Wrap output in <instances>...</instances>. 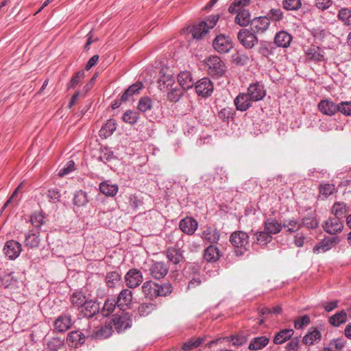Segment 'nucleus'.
Segmentation results:
<instances>
[{"label":"nucleus","instance_id":"nucleus-1","mask_svg":"<svg viewBox=\"0 0 351 351\" xmlns=\"http://www.w3.org/2000/svg\"><path fill=\"white\" fill-rule=\"evenodd\" d=\"M142 291L146 298L153 300L158 297H165L169 295L172 292V286L169 282L159 285L149 280L143 283Z\"/></svg>","mask_w":351,"mask_h":351},{"label":"nucleus","instance_id":"nucleus-2","mask_svg":"<svg viewBox=\"0 0 351 351\" xmlns=\"http://www.w3.org/2000/svg\"><path fill=\"white\" fill-rule=\"evenodd\" d=\"M230 242L234 247L238 248L237 250H235L236 255L241 256L248 250L249 236L244 231H235L231 234Z\"/></svg>","mask_w":351,"mask_h":351},{"label":"nucleus","instance_id":"nucleus-3","mask_svg":"<svg viewBox=\"0 0 351 351\" xmlns=\"http://www.w3.org/2000/svg\"><path fill=\"white\" fill-rule=\"evenodd\" d=\"M208 73L213 76L221 77L226 71L224 62L217 56H210L206 61Z\"/></svg>","mask_w":351,"mask_h":351},{"label":"nucleus","instance_id":"nucleus-4","mask_svg":"<svg viewBox=\"0 0 351 351\" xmlns=\"http://www.w3.org/2000/svg\"><path fill=\"white\" fill-rule=\"evenodd\" d=\"M239 43L246 49H252L257 45L258 40L257 36L251 30L247 29H241L237 34Z\"/></svg>","mask_w":351,"mask_h":351},{"label":"nucleus","instance_id":"nucleus-5","mask_svg":"<svg viewBox=\"0 0 351 351\" xmlns=\"http://www.w3.org/2000/svg\"><path fill=\"white\" fill-rule=\"evenodd\" d=\"M250 30L255 34H263L270 25V20L267 16L255 17L250 22Z\"/></svg>","mask_w":351,"mask_h":351},{"label":"nucleus","instance_id":"nucleus-6","mask_svg":"<svg viewBox=\"0 0 351 351\" xmlns=\"http://www.w3.org/2000/svg\"><path fill=\"white\" fill-rule=\"evenodd\" d=\"M141 271L137 269H130L125 276L126 285L130 289L138 287L143 282Z\"/></svg>","mask_w":351,"mask_h":351},{"label":"nucleus","instance_id":"nucleus-7","mask_svg":"<svg viewBox=\"0 0 351 351\" xmlns=\"http://www.w3.org/2000/svg\"><path fill=\"white\" fill-rule=\"evenodd\" d=\"M21 250V243L14 240L7 241L3 248L5 255L10 260L16 259L20 255Z\"/></svg>","mask_w":351,"mask_h":351},{"label":"nucleus","instance_id":"nucleus-8","mask_svg":"<svg viewBox=\"0 0 351 351\" xmlns=\"http://www.w3.org/2000/svg\"><path fill=\"white\" fill-rule=\"evenodd\" d=\"M195 90L198 95L208 97L213 91V82L209 78L204 77L196 83Z\"/></svg>","mask_w":351,"mask_h":351},{"label":"nucleus","instance_id":"nucleus-9","mask_svg":"<svg viewBox=\"0 0 351 351\" xmlns=\"http://www.w3.org/2000/svg\"><path fill=\"white\" fill-rule=\"evenodd\" d=\"M213 47L219 53H225L232 48V43L229 38L219 35L213 41Z\"/></svg>","mask_w":351,"mask_h":351},{"label":"nucleus","instance_id":"nucleus-10","mask_svg":"<svg viewBox=\"0 0 351 351\" xmlns=\"http://www.w3.org/2000/svg\"><path fill=\"white\" fill-rule=\"evenodd\" d=\"M247 93L253 102L262 100L266 95V91L263 86L258 82L250 84Z\"/></svg>","mask_w":351,"mask_h":351},{"label":"nucleus","instance_id":"nucleus-11","mask_svg":"<svg viewBox=\"0 0 351 351\" xmlns=\"http://www.w3.org/2000/svg\"><path fill=\"white\" fill-rule=\"evenodd\" d=\"M169 267L162 262H155L149 267L150 276L156 280L163 278L168 273Z\"/></svg>","mask_w":351,"mask_h":351},{"label":"nucleus","instance_id":"nucleus-12","mask_svg":"<svg viewBox=\"0 0 351 351\" xmlns=\"http://www.w3.org/2000/svg\"><path fill=\"white\" fill-rule=\"evenodd\" d=\"M112 322L106 324L96 327L93 332L88 334L92 338L95 339H106L108 338L112 333Z\"/></svg>","mask_w":351,"mask_h":351},{"label":"nucleus","instance_id":"nucleus-13","mask_svg":"<svg viewBox=\"0 0 351 351\" xmlns=\"http://www.w3.org/2000/svg\"><path fill=\"white\" fill-rule=\"evenodd\" d=\"M339 242V239L337 237H332L325 238L322 240L319 244L316 245L313 247L314 253H319V252H325L331 248H332L335 245H337Z\"/></svg>","mask_w":351,"mask_h":351},{"label":"nucleus","instance_id":"nucleus-14","mask_svg":"<svg viewBox=\"0 0 351 351\" xmlns=\"http://www.w3.org/2000/svg\"><path fill=\"white\" fill-rule=\"evenodd\" d=\"M112 322L115 329L120 332L131 326L132 319L128 313H123L121 315L115 316Z\"/></svg>","mask_w":351,"mask_h":351},{"label":"nucleus","instance_id":"nucleus-15","mask_svg":"<svg viewBox=\"0 0 351 351\" xmlns=\"http://www.w3.org/2000/svg\"><path fill=\"white\" fill-rule=\"evenodd\" d=\"M323 228L325 231L331 234H335L341 232L343 228V223L340 221V218L331 217L325 221Z\"/></svg>","mask_w":351,"mask_h":351},{"label":"nucleus","instance_id":"nucleus-16","mask_svg":"<svg viewBox=\"0 0 351 351\" xmlns=\"http://www.w3.org/2000/svg\"><path fill=\"white\" fill-rule=\"evenodd\" d=\"M179 227L184 233L192 235L197 229L198 223L192 217H185L180 221Z\"/></svg>","mask_w":351,"mask_h":351},{"label":"nucleus","instance_id":"nucleus-17","mask_svg":"<svg viewBox=\"0 0 351 351\" xmlns=\"http://www.w3.org/2000/svg\"><path fill=\"white\" fill-rule=\"evenodd\" d=\"M252 100L247 93H239L234 99V103L237 110L245 111L252 106Z\"/></svg>","mask_w":351,"mask_h":351},{"label":"nucleus","instance_id":"nucleus-18","mask_svg":"<svg viewBox=\"0 0 351 351\" xmlns=\"http://www.w3.org/2000/svg\"><path fill=\"white\" fill-rule=\"evenodd\" d=\"M132 300V291L128 289H124L119 293L116 301V304L118 308L124 311L125 308L131 304Z\"/></svg>","mask_w":351,"mask_h":351},{"label":"nucleus","instance_id":"nucleus-19","mask_svg":"<svg viewBox=\"0 0 351 351\" xmlns=\"http://www.w3.org/2000/svg\"><path fill=\"white\" fill-rule=\"evenodd\" d=\"M72 326V321L71 316L61 315L58 317L54 322L55 329L60 332H64L66 331Z\"/></svg>","mask_w":351,"mask_h":351},{"label":"nucleus","instance_id":"nucleus-20","mask_svg":"<svg viewBox=\"0 0 351 351\" xmlns=\"http://www.w3.org/2000/svg\"><path fill=\"white\" fill-rule=\"evenodd\" d=\"M66 341L69 346L77 347L85 342V336L79 330L72 331L68 335Z\"/></svg>","mask_w":351,"mask_h":351},{"label":"nucleus","instance_id":"nucleus-21","mask_svg":"<svg viewBox=\"0 0 351 351\" xmlns=\"http://www.w3.org/2000/svg\"><path fill=\"white\" fill-rule=\"evenodd\" d=\"M201 237L210 243H217L220 238V234L217 229L206 226L202 231Z\"/></svg>","mask_w":351,"mask_h":351},{"label":"nucleus","instance_id":"nucleus-22","mask_svg":"<svg viewBox=\"0 0 351 351\" xmlns=\"http://www.w3.org/2000/svg\"><path fill=\"white\" fill-rule=\"evenodd\" d=\"M318 108L322 113L329 116L335 114L338 110L336 104L328 99L322 100L318 104Z\"/></svg>","mask_w":351,"mask_h":351},{"label":"nucleus","instance_id":"nucleus-23","mask_svg":"<svg viewBox=\"0 0 351 351\" xmlns=\"http://www.w3.org/2000/svg\"><path fill=\"white\" fill-rule=\"evenodd\" d=\"M166 256L169 261L174 265H178L184 259L182 252L176 247L168 248Z\"/></svg>","mask_w":351,"mask_h":351},{"label":"nucleus","instance_id":"nucleus-24","mask_svg":"<svg viewBox=\"0 0 351 351\" xmlns=\"http://www.w3.org/2000/svg\"><path fill=\"white\" fill-rule=\"evenodd\" d=\"M178 82L181 89L188 90L193 87L194 82L191 77V74L188 71H182L178 75Z\"/></svg>","mask_w":351,"mask_h":351},{"label":"nucleus","instance_id":"nucleus-25","mask_svg":"<svg viewBox=\"0 0 351 351\" xmlns=\"http://www.w3.org/2000/svg\"><path fill=\"white\" fill-rule=\"evenodd\" d=\"M269 338L265 336L254 337L251 340L248 348L253 351L262 350L269 343Z\"/></svg>","mask_w":351,"mask_h":351},{"label":"nucleus","instance_id":"nucleus-26","mask_svg":"<svg viewBox=\"0 0 351 351\" xmlns=\"http://www.w3.org/2000/svg\"><path fill=\"white\" fill-rule=\"evenodd\" d=\"M292 37L285 31L278 32L274 38V43L280 47H288L290 45Z\"/></svg>","mask_w":351,"mask_h":351},{"label":"nucleus","instance_id":"nucleus-27","mask_svg":"<svg viewBox=\"0 0 351 351\" xmlns=\"http://www.w3.org/2000/svg\"><path fill=\"white\" fill-rule=\"evenodd\" d=\"M100 310L99 303L92 300H87L83 306L82 312L86 317H91Z\"/></svg>","mask_w":351,"mask_h":351},{"label":"nucleus","instance_id":"nucleus-28","mask_svg":"<svg viewBox=\"0 0 351 351\" xmlns=\"http://www.w3.org/2000/svg\"><path fill=\"white\" fill-rule=\"evenodd\" d=\"M237 16H235L234 22L241 26L246 27L250 24V13L248 10H239L236 12Z\"/></svg>","mask_w":351,"mask_h":351},{"label":"nucleus","instance_id":"nucleus-29","mask_svg":"<svg viewBox=\"0 0 351 351\" xmlns=\"http://www.w3.org/2000/svg\"><path fill=\"white\" fill-rule=\"evenodd\" d=\"M321 332L316 328L309 330L308 333L303 337L302 342L305 345L311 346L317 343L321 339Z\"/></svg>","mask_w":351,"mask_h":351},{"label":"nucleus","instance_id":"nucleus-30","mask_svg":"<svg viewBox=\"0 0 351 351\" xmlns=\"http://www.w3.org/2000/svg\"><path fill=\"white\" fill-rule=\"evenodd\" d=\"M158 83V88L161 91H167L169 87L174 85L175 81L171 74L165 73L160 77Z\"/></svg>","mask_w":351,"mask_h":351},{"label":"nucleus","instance_id":"nucleus-31","mask_svg":"<svg viewBox=\"0 0 351 351\" xmlns=\"http://www.w3.org/2000/svg\"><path fill=\"white\" fill-rule=\"evenodd\" d=\"M208 32L207 23L204 21H202L193 25L191 29L193 37L196 39L202 38Z\"/></svg>","mask_w":351,"mask_h":351},{"label":"nucleus","instance_id":"nucleus-32","mask_svg":"<svg viewBox=\"0 0 351 351\" xmlns=\"http://www.w3.org/2000/svg\"><path fill=\"white\" fill-rule=\"evenodd\" d=\"M167 92V101L173 103L178 102L183 95V90L178 86L169 87Z\"/></svg>","mask_w":351,"mask_h":351},{"label":"nucleus","instance_id":"nucleus-33","mask_svg":"<svg viewBox=\"0 0 351 351\" xmlns=\"http://www.w3.org/2000/svg\"><path fill=\"white\" fill-rule=\"evenodd\" d=\"M294 331L292 329H284L279 331L274 338L275 344H282L290 339L293 335Z\"/></svg>","mask_w":351,"mask_h":351},{"label":"nucleus","instance_id":"nucleus-34","mask_svg":"<svg viewBox=\"0 0 351 351\" xmlns=\"http://www.w3.org/2000/svg\"><path fill=\"white\" fill-rule=\"evenodd\" d=\"M219 258V249L213 245H209L205 250L204 254V258L208 262H215Z\"/></svg>","mask_w":351,"mask_h":351},{"label":"nucleus","instance_id":"nucleus-35","mask_svg":"<svg viewBox=\"0 0 351 351\" xmlns=\"http://www.w3.org/2000/svg\"><path fill=\"white\" fill-rule=\"evenodd\" d=\"M143 88L141 82H136L131 85L121 95V101H127L133 95L138 94L139 90Z\"/></svg>","mask_w":351,"mask_h":351},{"label":"nucleus","instance_id":"nucleus-36","mask_svg":"<svg viewBox=\"0 0 351 351\" xmlns=\"http://www.w3.org/2000/svg\"><path fill=\"white\" fill-rule=\"evenodd\" d=\"M282 226L276 219H267L265 222V230L269 235L275 234L280 232Z\"/></svg>","mask_w":351,"mask_h":351},{"label":"nucleus","instance_id":"nucleus-37","mask_svg":"<svg viewBox=\"0 0 351 351\" xmlns=\"http://www.w3.org/2000/svg\"><path fill=\"white\" fill-rule=\"evenodd\" d=\"M99 190L106 195L113 197L118 191V186L110 184L108 182H104L100 184Z\"/></svg>","mask_w":351,"mask_h":351},{"label":"nucleus","instance_id":"nucleus-38","mask_svg":"<svg viewBox=\"0 0 351 351\" xmlns=\"http://www.w3.org/2000/svg\"><path fill=\"white\" fill-rule=\"evenodd\" d=\"M251 0H234L228 7V12L234 14L239 10H245V8L250 5Z\"/></svg>","mask_w":351,"mask_h":351},{"label":"nucleus","instance_id":"nucleus-39","mask_svg":"<svg viewBox=\"0 0 351 351\" xmlns=\"http://www.w3.org/2000/svg\"><path fill=\"white\" fill-rule=\"evenodd\" d=\"M307 57L313 60L322 61L324 60V56L321 53V49L315 45L311 46L306 51Z\"/></svg>","mask_w":351,"mask_h":351},{"label":"nucleus","instance_id":"nucleus-40","mask_svg":"<svg viewBox=\"0 0 351 351\" xmlns=\"http://www.w3.org/2000/svg\"><path fill=\"white\" fill-rule=\"evenodd\" d=\"M152 108L153 101L150 97H143L139 99L137 108L140 112L145 113L151 110Z\"/></svg>","mask_w":351,"mask_h":351},{"label":"nucleus","instance_id":"nucleus-41","mask_svg":"<svg viewBox=\"0 0 351 351\" xmlns=\"http://www.w3.org/2000/svg\"><path fill=\"white\" fill-rule=\"evenodd\" d=\"M205 339L204 337H197L191 338L187 341H186L182 346V350L184 351L191 350L199 346H200L204 341Z\"/></svg>","mask_w":351,"mask_h":351},{"label":"nucleus","instance_id":"nucleus-42","mask_svg":"<svg viewBox=\"0 0 351 351\" xmlns=\"http://www.w3.org/2000/svg\"><path fill=\"white\" fill-rule=\"evenodd\" d=\"M347 315L345 311H341L331 316L329 318V323L334 326H339L346 322Z\"/></svg>","mask_w":351,"mask_h":351},{"label":"nucleus","instance_id":"nucleus-43","mask_svg":"<svg viewBox=\"0 0 351 351\" xmlns=\"http://www.w3.org/2000/svg\"><path fill=\"white\" fill-rule=\"evenodd\" d=\"M87 301L86 296L82 292H75L71 297V302L73 306L83 307Z\"/></svg>","mask_w":351,"mask_h":351},{"label":"nucleus","instance_id":"nucleus-44","mask_svg":"<svg viewBox=\"0 0 351 351\" xmlns=\"http://www.w3.org/2000/svg\"><path fill=\"white\" fill-rule=\"evenodd\" d=\"M282 226L285 228L287 232H295L300 230L302 224L295 219H287L284 221L283 225Z\"/></svg>","mask_w":351,"mask_h":351},{"label":"nucleus","instance_id":"nucleus-45","mask_svg":"<svg viewBox=\"0 0 351 351\" xmlns=\"http://www.w3.org/2000/svg\"><path fill=\"white\" fill-rule=\"evenodd\" d=\"M40 239L38 238V234L30 233L25 236V245L30 248L36 247L38 246Z\"/></svg>","mask_w":351,"mask_h":351},{"label":"nucleus","instance_id":"nucleus-46","mask_svg":"<svg viewBox=\"0 0 351 351\" xmlns=\"http://www.w3.org/2000/svg\"><path fill=\"white\" fill-rule=\"evenodd\" d=\"M121 276L117 271H111L107 274L106 281L108 286L113 288L120 281Z\"/></svg>","mask_w":351,"mask_h":351},{"label":"nucleus","instance_id":"nucleus-47","mask_svg":"<svg viewBox=\"0 0 351 351\" xmlns=\"http://www.w3.org/2000/svg\"><path fill=\"white\" fill-rule=\"evenodd\" d=\"M87 194L82 190L77 191L73 198V203L77 206H82L88 203Z\"/></svg>","mask_w":351,"mask_h":351},{"label":"nucleus","instance_id":"nucleus-48","mask_svg":"<svg viewBox=\"0 0 351 351\" xmlns=\"http://www.w3.org/2000/svg\"><path fill=\"white\" fill-rule=\"evenodd\" d=\"M256 236V242L257 244L260 245H265L267 243H269L271 241V236L266 232L265 231H261L256 232L255 234Z\"/></svg>","mask_w":351,"mask_h":351},{"label":"nucleus","instance_id":"nucleus-49","mask_svg":"<svg viewBox=\"0 0 351 351\" xmlns=\"http://www.w3.org/2000/svg\"><path fill=\"white\" fill-rule=\"evenodd\" d=\"M116 305L117 304L114 300L107 299L101 310L102 315L105 317L108 316L114 311Z\"/></svg>","mask_w":351,"mask_h":351},{"label":"nucleus","instance_id":"nucleus-50","mask_svg":"<svg viewBox=\"0 0 351 351\" xmlns=\"http://www.w3.org/2000/svg\"><path fill=\"white\" fill-rule=\"evenodd\" d=\"M319 190L320 195L326 198L333 194L335 191V186L332 184L324 183L320 184Z\"/></svg>","mask_w":351,"mask_h":351},{"label":"nucleus","instance_id":"nucleus-51","mask_svg":"<svg viewBox=\"0 0 351 351\" xmlns=\"http://www.w3.org/2000/svg\"><path fill=\"white\" fill-rule=\"evenodd\" d=\"M84 78V72L80 71L77 72L71 79L67 84L68 89L75 88L77 84Z\"/></svg>","mask_w":351,"mask_h":351},{"label":"nucleus","instance_id":"nucleus-52","mask_svg":"<svg viewBox=\"0 0 351 351\" xmlns=\"http://www.w3.org/2000/svg\"><path fill=\"white\" fill-rule=\"evenodd\" d=\"M44 219L42 212H34L30 217V221L35 228H40L44 223Z\"/></svg>","mask_w":351,"mask_h":351},{"label":"nucleus","instance_id":"nucleus-53","mask_svg":"<svg viewBox=\"0 0 351 351\" xmlns=\"http://www.w3.org/2000/svg\"><path fill=\"white\" fill-rule=\"evenodd\" d=\"M138 118V112L132 110H128L123 115V121L131 125L136 123Z\"/></svg>","mask_w":351,"mask_h":351},{"label":"nucleus","instance_id":"nucleus-54","mask_svg":"<svg viewBox=\"0 0 351 351\" xmlns=\"http://www.w3.org/2000/svg\"><path fill=\"white\" fill-rule=\"evenodd\" d=\"M116 130L115 123L113 120L110 119L106 121L105 125L100 130L101 133H104L105 136H110Z\"/></svg>","mask_w":351,"mask_h":351},{"label":"nucleus","instance_id":"nucleus-55","mask_svg":"<svg viewBox=\"0 0 351 351\" xmlns=\"http://www.w3.org/2000/svg\"><path fill=\"white\" fill-rule=\"evenodd\" d=\"M347 210L343 203H335L332 206V212L335 217L341 218L344 216Z\"/></svg>","mask_w":351,"mask_h":351},{"label":"nucleus","instance_id":"nucleus-56","mask_svg":"<svg viewBox=\"0 0 351 351\" xmlns=\"http://www.w3.org/2000/svg\"><path fill=\"white\" fill-rule=\"evenodd\" d=\"M319 222L314 217L307 216L302 219V225L310 229H315L318 226Z\"/></svg>","mask_w":351,"mask_h":351},{"label":"nucleus","instance_id":"nucleus-57","mask_svg":"<svg viewBox=\"0 0 351 351\" xmlns=\"http://www.w3.org/2000/svg\"><path fill=\"white\" fill-rule=\"evenodd\" d=\"M351 17V11L347 8H342L339 11L338 18L345 25H350V18Z\"/></svg>","mask_w":351,"mask_h":351},{"label":"nucleus","instance_id":"nucleus-58","mask_svg":"<svg viewBox=\"0 0 351 351\" xmlns=\"http://www.w3.org/2000/svg\"><path fill=\"white\" fill-rule=\"evenodd\" d=\"M301 6L300 0H284L283 7L288 10H295Z\"/></svg>","mask_w":351,"mask_h":351},{"label":"nucleus","instance_id":"nucleus-59","mask_svg":"<svg viewBox=\"0 0 351 351\" xmlns=\"http://www.w3.org/2000/svg\"><path fill=\"white\" fill-rule=\"evenodd\" d=\"M63 345V341L60 338H52L47 343L48 348L52 351H57Z\"/></svg>","mask_w":351,"mask_h":351},{"label":"nucleus","instance_id":"nucleus-60","mask_svg":"<svg viewBox=\"0 0 351 351\" xmlns=\"http://www.w3.org/2000/svg\"><path fill=\"white\" fill-rule=\"evenodd\" d=\"M154 306L152 304L143 303L138 306V313L141 316H146L149 315L152 310H154Z\"/></svg>","mask_w":351,"mask_h":351},{"label":"nucleus","instance_id":"nucleus-61","mask_svg":"<svg viewBox=\"0 0 351 351\" xmlns=\"http://www.w3.org/2000/svg\"><path fill=\"white\" fill-rule=\"evenodd\" d=\"M338 108L337 112H340L345 115H350L351 113L350 103L349 101H342L339 104L336 105Z\"/></svg>","mask_w":351,"mask_h":351},{"label":"nucleus","instance_id":"nucleus-62","mask_svg":"<svg viewBox=\"0 0 351 351\" xmlns=\"http://www.w3.org/2000/svg\"><path fill=\"white\" fill-rule=\"evenodd\" d=\"M310 323V317L308 315H304L298 317L294 322V327L296 329L302 328Z\"/></svg>","mask_w":351,"mask_h":351},{"label":"nucleus","instance_id":"nucleus-63","mask_svg":"<svg viewBox=\"0 0 351 351\" xmlns=\"http://www.w3.org/2000/svg\"><path fill=\"white\" fill-rule=\"evenodd\" d=\"M343 346L344 341L341 339H334L329 344V348L334 351H341Z\"/></svg>","mask_w":351,"mask_h":351},{"label":"nucleus","instance_id":"nucleus-64","mask_svg":"<svg viewBox=\"0 0 351 351\" xmlns=\"http://www.w3.org/2000/svg\"><path fill=\"white\" fill-rule=\"evenodd\" d=\"M231 341L234 346H241L247 341V338L243 335H235L231 337Z\"/></svg>","mask_w":351,"mask_h":351}]
</instances>
